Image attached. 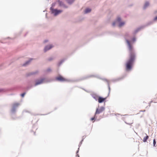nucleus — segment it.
<instances>
[{"instance_id": "obj_1", "label": "nucleus", "mask_w": 157, "mask_h": 157, "mask_svg": "<svg viewBox=\"0 0 157 157\" xmlns=\"http://www.w3.org/2000/svg\"><path fill=\"white\" fill-rule=\"evenodd\" d=\"M128 48L129 58L125 63L126 70L127 71H130L133 66L134 62L136 56L132 46L130 42L126 40Z\"/></svg>"}, {"instance_id": "obj_2", "label": "nucleus", "mask_w": 157, "mask_h": 157, "mask_svg": "<svg viewBox=\"0 0 157 157\" xmlns=\"http://www.w3.org/2000/svg\"><path fill=\"white\" fill-rule=\"evenodd\" d=\"M52 13L54 14L55 16H56L59 14L62 11L61 10H58L56 9H53L52 8H51Z\"/></svg>"}, {"instance_id": "obj_3", "label": "nucleus", "mask_w": 157, "mask_h": 157, "mask_svg": "<svg viewBox=\"0 0 157 157\" xmlns=\"http://www.w3.org/2000/svg\"><path fill=\"white\" fill-rule=\"evenodd\" d=\"M104 110V108L102 107L97 109L95 113V116H96V114H99L102 113Z\"/></svg>"}, {"instance_id": "obj_4", "label": "nucleus", "mask_w": 157, "mask_h": 157, "mask_svg": "<svg viewBox=\"0 0 157 157\" xmlns=\"http://www.w3.org/2000/svg\"><path fill=\"white\" fill-rule=\"evenodd\" d=\"M56 79L58 81H59L61 82H65L67 81V79L66 78H63V76L59 75L58 77H57Z\"/></svg>"}, {"instance_id": "obj_5", "label": "nucleus", "mask_w": 157, "mask_h": 157, "mask_svg": "<svg viewBox=\"0 0 157 157\" xmlns=\"http://www.w3.org/2000/svg\"><path fill=\"white\" fill-rule=\"evenodd\" d=\"M44 81V79L43 78H41L40 79L37 80L35 83V85H37L42 83Z\"/></svg>"}, {"instance_id": "obj_6", "label": "nucleus", "mask_w": 157, "mask_h": 157, "mask_svg": "<svg viewBox=\"0 0 157 157\" xmlns=\"http://www.w3.org/2000/svg\"><path fill=\"white\" fill-rule=\"evenodd\" d=\"M98 101L99 103H101L104 101L106 99V98H103L101 97H98Z\"/></svg>"}, {"instance_id": "obj_7", "label": "nucleus", "mask_w": 157, "mask_h": 157, "mask_svg": "<svg viewBox=\"0 0 157 157\" xmlns=\"http://www.w3.org/2000/svg\"><path fill=\"white\" fill-rule=\"evenodd\" d=\"M53 47V46H52V45H50L49 46H46L44 49V52H46L47 51L51 49Z\"/></svg>"}, {"instance_id": "obj_8", "label": "nucleus", "mask_w": 157, "mask_h": 157, "mask_svg": "<svg viewBox=\"0 0 157 157\" xmlns=\"http://www.w3.org/2000/svg\"><path fill=\"white\" fill-rule=\"evenodd\" d=\"M149 136H148L147 135L146 137H144L143 140V141L144 142H145L147 141V140L148 139Z\"/></svg>"}, {"instance_id": "obj_9", "label": "nucleus", "mask_w": 157, "mask_h": 157, "mask_svg": "<svg viewBox=\"0 0 157 157\" xmlns=\"http://www.w3.org/2000/svg\"><path fill=\"white\" fill-rule=\"evenodd\" d=\"M91 11V10L89 8H87L86 9L85 11V13H89Z\"/></svg>"}, {"instance_id": "obj_10", "label": "nucleus", "mask_w": 157, "mask_h": 157, "mask_svg": "<svg viewBox=\"0 0 157 157\" xmlns=\"http://www.w3.org/2000/svg\"><path fill=\"white\" fill-rule=\"evenodd\" d=\"M74 1V0H67V2L68 3L71 4Z\"/></svg>"}, {"instance_id": "obj_11", "label": "nucleus", "mask_w": 157, "mask_h": 157, "mask_svg": "<svg viewBox=\"0 0 157 157\" xmlns=\"http://www.w3.org/2000/svg\"><path fill=\"white\" fill-rule=\"evenodd\" d=\"M149 5V3L148 2H146L144 5V8L145 9L146 8L147 6H148Z\"/></svg>"}, {"instance_id": "obj_12", "label": "nucleus", "mask_w": 157, "mask_h": 157, "mask_svg": "<svg viewBox=\"0 0 157 157\" xmlns=\"http://www.w3.org/2000/svg\"><path fill=\"white\" fill-rule=\"evenodd\" d=\"M125 23L124 22H120L119 25V27H121Z\"/></svg>"}, {"instance_id": "obj_13", "label": "nucleus", "mask_w": 157, "mask_h": 157, "mask_svg": "<svg viewBox=\"0 0 157 157\" xmlns=\"http://www.w3.org/2000/svg\"><path fill=\"white\" fill-rule=\"evenodd\" d=\"M58 2H59V4L60 6H63V2L61 1H59Z\"/></svg>"}, {"instance_id": "obj_14", "label": "nucleus", "mask_w": 157, "mask_h": 157, "mask_svg": "<svg viewBox=\"0 0 157 157\" xmlns=\"http://www.w3.org/2000/svg\"><path fill=\"white\" fill-rule=\"evenodd\" d=\"M18 105H19V104H18V103H15L13 104V106H14V107L17 106Z\"/></svg>"}, {"instance_id": "obj_15", "label": "nucleus", "mask_w": 157, "mask_h": 157, "mask_svg": "<svg viewBox=\"0 0 157 157\" xmlns=\"http://www.w3.org/2000/svg\"><path fill=\"white\" fill-rule=\"evenodd\" d=\"M121 20V19L119 17L117 18V21L118 22H120Z\"/></svg>"}, {"instance_id": "obj_16", "label": "nucleus", "mask_w": 157, "mask_h": 157, "mask_svg": "<svg viewBox=\"0 0 157 157\" xmlns=\"http://www.w3.org/2000/svg\"><path fill=\"white\" fill-rule=\"evenodd\" d=\"M155 144H156V141H155V139H154L153 140V144L154 146H155Z\"/></svg>"}, {"instance_id": "obj_17", "label": "nucleus", "mask_w": 157, "mask_h": 157, "mask_svg": "<svg viewBox=\"0 0 157 157\" xmlns=\"http://www.w3.org/2000/svg\"><path fill=\"white\" fill-rule=\"evenodd\" d=\"M25 94V93H24L21 94V96L22 97H23Z\"/></svg>"}, {"instance_id": "obj_18", "label": "nucleus", "mask_w": 157, "mask_h": 157, "mask_svg": "<svg viewBox=\"0 0 157 157\" xmlns=\"http://www.w3.org/2000/svg\"><path fill=\"white\" fill-rule=\"evenodd\" d=\"M96 116L94 115V117H92L91 118V120L92 121H94V120L95 117Z\"/></svg>"}, {"instance_id": "obj_19", "label": "nucleus", "mask_w": 157, "mask_h": 157, "mask_svg": "<svg viewBox=\"0 0 157 157\" xmlns=\"http://www.w3.org/2000/svg\"><path fill=\"white\" fill-rule=\"evenodd\" d=\"M29 61H28L27 62L25 63V64H23V66H25V65H26V64H28V63H29Z\"/></svg>"}, {"instance_id": "obj_20", "label": "nucleus", "mask_w": 157, "mask_h": 157, "mask_svg": "<svg viewBox=\"0 0 157 157\" xmlns=\"http://www.w3.org/2000/svg\"><path fill=\"white\" fill-rule=\"evenodd\" d=\"M127 123V124H132V123H133V121H132L131 122H130V123H129V122H128H128H127V123Z\"/></svg>"}, {"instance_id": "obj_21", "label": "nucleus", "mask_w": 157, "mask_h": 157, "mask_svg": "<svg viewBox=\"0 0 157 157\" xmlns=\"http://www.w3.org/2000/svg\"><path fill=\"white\" fill-rule=\"evenodd\" d=\"M116 24V22H114L113 23L112 25L113 26H114Z\"/></svg>"}, {"instance_id": "obj_22", "label": "nucleus", "mask_w": 157, "mask_h": 157, "mask_svg": "<svg viewBox=\"0 0 157 157\" xmlns=\"http://www.w3.org/2000/svg\"><path fill=\"white\" fill-rule=\"evenodd\" d=\"M156 20H157V16L155 17L154 19V21H156Z\"/></svg>"}, {"instance_id": "obj_23", "label": "nucleus", "mask_w": 157, "mask_h": 157, "mask_svg": "<svg viewBox=\"0 0 157 157\" xmlns=\"http://www.w3.org/2000/svg\"><path fill=\"white\" fill-rule=\"evenodd\" d=\"M135 41V38H134L132 39V41L133 42H134Z\"/></svg>"}, {"instance_id": "obj_24", "label": "nucleus", "mask_w": 157, "mask_h": 157, "mask_svg": "<svg viewBox=\"0 0 157 157\" xmlns=\"http://www.w3.org/2000/svg\"><path fill=\"white\" fill-rule=\"evenodd\" d=\"M47 70H48V71H51L50 69H48Z\"/></svg>"}, {"instance_id": "obj_25", "label": "nucleus", "mask_w": 157, "mask_h": 157, "mask_svg": "<svg viewBox=\"0 0 157 157\" xmlns=\"http://www.w3.org/2000/svg\"><path fill=\"white\" fill-rule=\"evenodd\" d=\"M143 115H144V113H143V114H142V115L141 116V117H142V116H143Z\"/></svg>"}, {"instance_id": "obj_26", "label": "nucleus", "mask_w": 157, "mask_h": 157, "mask_svg": "<svg viewBox=\"0 0 157 157\" xmlns=\"http://www.w3.org/2000/svg\"><path fill=\"white\" fill-rule=\"evenodd\" d=\"M36 73H32L31 74L32 75H33V74H35Z\"/></svg>"}, {"instance_id": "obj_27", "label": "nucleus", "mask_w": 157, "mask_h": 157, "mask_svg": "<svg viewBox=\"0 0 157 157\" xmlns=\"http://www.w3.org/2000/svg\"><path fill=\"white\" fill-rule=\"evenodd\" d=\"M142 111H140V113H138V114H140L141 112H142Z\"/></svg>"}, {"instance_id": "obj_28", "label": "nucleus", "mask_w": 157, "mask_h": 157, "mask_svg": "<svg viewBox=\"0 0 157 157\" xmlns=\"http://www.w3.org/2000/svg\"><path fill=\"white\" fill-rule=\"evenodd\" d=\"M47 41L45 40V41H44V42H46Z\"/></svg>"}, {"instance_id": "obj_29", "label": "nucleus", "mask_w": 157, "mask_h": 157, "mask_svg": "<svg viewBox=\"0 0 157 157\" xmlns=\"http://www.w3.org/2000/svg\"><path fill=\"white\" fill-rule=\"evenodd\" d=\"M64 7L65 8H67V6H64Z\"/></svg>"}, {"instance_id": "obj_30", "label": "nucleus", "mask_w": 157, "mask_h": 157, "mask_svg": "<svg viewBox=\"0 0 157 157\" xmlns=\"http://www.w3.org/2000/svg\"><path fill=\"white\" fill-rule=\"evenodd\" d=\"M145 110H144L143 111V112H145Z\"/></svg>"}]
</instances>
